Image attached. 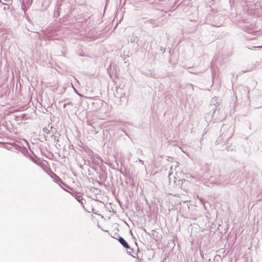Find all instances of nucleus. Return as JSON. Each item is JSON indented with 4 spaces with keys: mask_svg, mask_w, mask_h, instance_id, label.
<instances>
[{
    "mask_svg": "<svg viewBox=\"0 0 262 262\" xmlns=\"http://www.w3.org/2000/svg\"><path fill=\"white\" fill-rule=\"evenodd\" d=\"M185 88L187 89V90H190L192 91H193V86L192 84H190V83H188L185 86Z\"/></svg>",
    "mask_w": 262,
    "mask_h": 262,
    "instance_id": "obj_2",
    "label": "nucleus"
},
{
    "mask_svg": "<svg viewBox=\"0 0 262 262\" xmlns=\"http://www.w3.org/2000/svg\"><path fill=\"white\" fill-rule=\"evenodd\" d=\"M139 162L140 163H141L142 164L144 165V162H143V161H142V160L139 159Z\"/></svg>",
    "mask_w": 262,
    "mask_h": 262,
    "instance_id": "obj_6",
    "label": "nucleus"
},
{
    "mask_svg": "<svg viewBox=\"0 0 262 262\" xmlns=\"http://www.w3.org/2000/svg\"><path fill=\"white\" fill-rule=\"evenodd\" d=\"M119 242L124 248L126 249H129V246L123 237H119Z\"/></svg>",
    "mask_w": 262,
    "mask_h": 262,
    "instance_id": "obj_1",
    "label": "nucleus"
},
{
    "mask_svg": "<svg viewBox=\"0 0 262 262\" xmlns=\"http://www.w3.org/2000/svg\"><path fill=\"white\" fill-rule=\"evenodd\" d=\"M251 70H252V69H248V70H246V71H243V73H244V72H249V71H251Z\"/></svg>",
    "mask_w": 262,
    "mask_h": 262,
    "instance_id": "obj_8",
    "label": "nucleus"
},
{
    "mask_svg": "<svg viewBox=\"0 0 262 262\" xmlns=\"http://www.w3.org/2000/svg\"><path fill=\"white\" fill-rule=\"evenodd\" d=\"M174 164H175V165H174L175 167L179 166V163L178 162H177Z\"/></svg>",
    "mask_w": 262,
    "mask_h": 262,
    "instance_id": "obj_7",
    "label": "nucleus"
},
{
    "mask_svg": "<svg viewBox=\"0 0 262 262\" xmlns=\"http://www.w3.org/2000/svg\"><path fill=\"white\" fill-rule=\"evenodd\" d=\"M70 104H71V103L68 102L67 103H65L63 105V107L65 108L67 105H70Z\"/></svg>",
    "mask_w": 262,
    "mask_h": 262,
    "instance_id": "obj_5",
    "label": "nucleus"
},
{
    "mask_svg": "<svg viewBox=\"0 0 262 262\" xmlns=\"http://www.w3.org/2000/svg\"><path fill=\"white\" fill-rule=\"evenodd\" d=\"M1 2V1L0 0V3Z\"/></svg>",
    "mask_w": 262,
    "mask_h": 262,
    "instance_id": "obj_9",
    "label": "nucleus"
},
{
    "mask_svg": "<svg viewBox=\"0 0 262 262\" xmlns=\"http://www.w3.org/2000/svg\"><path fill=\"white\" fill-rule=\"evenodd\" d=\"M3 4L5 5V7L3 8L4 10H8L9 9V7L7 4H5L4 3H3Z\"/></svg>",
    "mask_w": 262,
    "mask_h": 262,
    "instance_id": "obj_3",
    "label": "nucleus"
},
{
    "mask_svg": "<svg viewBox=\"0 0 262 262\" xmlns=\"http://www.w3.org/2000/svg\"><path fill=\"white\" fill-rule=\"evenodd\" d=\"M128 249H129V250L127 251L128 254L129 255H132V253L133 252V249L130 248Z\"/></svg>",
    "mask_w": 262,
    "mask_h": 262,
    "instance_id": "obj_4",
    "label": "nucleus"
}]
</instances>
